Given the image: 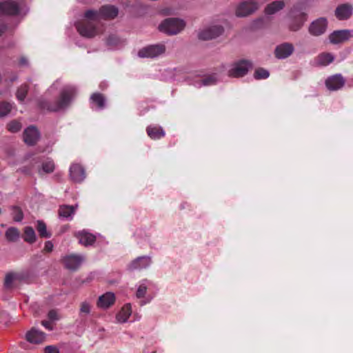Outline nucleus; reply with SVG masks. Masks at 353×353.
I'll return each mask as SVG.
<instances>
[{"label": "nucleus", "instance_id": "1", "mask_svg": "<svg viewBox=\"0 0 353 353\" xmlns=\"http://www.w3.org/2000/svg\"><path fill=\"white\" fill-rule=\"evenodd\" d=\"M77 93V88L70 84L65 85L60 90L58 99L51 103L44 98L39 100V106L43 110L59 112L66 110L72 103Z\"/></svg>", "mask_w": 353, "mask_h": 353}, {"label": "nucleus", "instance_id": "2", "mask_svg": "<svg viewBox=\"0 0 353 353\" xmlns=\"http://www.w3.org/2000/svg\"><path fill=\"white\" fill-rule=\"evenodd\" d=\"M84 17L89 21L76 23V28L82 37L92 38L99 33L98 28L95 24L96 22L100 20L99 11L88 10L85 12Z\"/></svg>", "mask_w": 353, "mask_h": 353}, {"label": "nucleus", "instance_id": "3", "mask_svg": "<svg viewBox=\"0 0 353 353\" xmlns=\"http://www.w3.org/2000/svg\"><path fill=\"white\" fill-rule=\"evenodd\" d=\"M28 12L23 1H5L0 2V14L21 15Z\"/></svg>", "mask_w": 353, "mask_h": 353}, {"label": "nucleus", "instance_id": "4", "mask_svg": "<svg viewBox=\"0 0 353 353\" xmlns=\"http://www.w3.org/2000/svg\"><path fill=\"white\" fill-rule=\"evenodd\" d=\"M185 21L177 18L165 19L159 26L161 32L168 35H174L179 33L185 27Z\"/></svg>", "mask_w": 353, "mask_h": 353}, {"label": "nucleus", "instance_id": "5", "mask_svg": "<svg viewBox=\"0 0 353 353\" xmlns=\"http://www.w3.org/2000/svg\"><path fill=\"white\" fill-rule=\"evenodd\" d=\"M252 68V63L250 61L241 59L230 65L228 70V75L230 77L240 78L246 75Z\"/></svg>", "mask_w": 353, "mask_h": 353}, {"label": "nucleus", "instance_id": "6", "mask_svg": "<svg viewBox=\"0 0 353 353\" xmlns=\"http://www.w3.org/2000/svg\"><path fill=\"white\" fill-rule=\"evenodd\" d=\"M290 19V29L292 31L299 30L307 19L306 13L299 6H294L289 12Z\"/></svg>", "mask_w": 353, "mask_h": 353}, {"label": "nucleus", "instance_id": "7", "mask_svg": "<svg viewBox=\"0 0 353 353\" xmlns=\"http://www.w3.org/2000/svg\"><path fill=\"white\" fill-rule=\"evenodd\" d=\"M165 51L163 44L150 45L141 48L138 52V56L141 58H157L163 54Z\"/></svg>", "mask_w": 353, "mask_h": 353}, {"label": "nucleus", "instance_id": "8", "mask_svg": "<svg viewBox=\"0 0 353 353\" xmlns=\"http://www.w3.org/2000/svg\"><path fill=\"white\" fill-rule=\"evenodd\" d=\"M259 8V4L254 0H248L241 2L236 9V15L238 17H245L254 12Z\"/></svg>", "mask_w": 353, "mask_h": 353}, {"label": "nucleus", "instance_id": "9", "mask_svg": "<svg viewBox=\"0 0 353 353\" xmlns=\"http://www.w3.org/2000/svg\"><path fill=\"white\" fill-rule=\"evenodd\" d=\"M223 32V28L221 26L216 25L205 28L200 30L198 33V37L203 41L216 39Z\"/></svg>", "mask_w": 353, "mask_h": 353}, {"label": "nucleus", "instance_id": "10", "mask_svg": "<svg viewBox=\"0 0 353 353\" xmlns=\"http://www.w3.org/2000/svg\"><path fill=\"white\" fill-rule=\"evenodd\" d=\"M152 262V257L150 256H138L129 263L128 269L130 271H140L148 268L151 265Z\"/></svg>", "mask_w": 353, "mask_h": 353}, {"label": "nucleus", "instance_id": "11", "mask_svg": "<svg viewBox=\"0 0 353 353\" xmlns=\"http://www.w3.org/2000/svg\"><path fill=\"white\" fill-rule=\"evenodd\" d=\"M85 257L81 254H70L63 258V263L66 269L70 271H76L81 266Z\"/></svg>", "mask_w": 353, "mask_h": 353}, {"label": "nucleus", "instance_id": "12", "mask_svg": "<svg viewBox=\"0 0 353 353\" xmlns=\"http://www.w3.org/2000/svg\"><path fill=\"white\" fill-rule=\"evenodd\" d=\"M325 83L328 90L337 91L344 86L345 79L341 74H335L328 77Z\"/></svg>", "mask_w": 353, "mask_h": 353}, {"label": "nucleus", "instance_id": "13", "mask_svg": "<svg viewBox=\"0 0 353 353\" xmlns=\"http://www.w3.org/2000/svg\"><path fill=\"white\" fill-rule=\"evenodd\" d=\"M115 321L118 323L134 322L140 319L141 316L132 310H116Z\"/></svg>", "mask_w": 353, "mask_h": 353}, {"label": "nucleus", "instance_id": "14", "mask_svg": "<svg viewBox=\"0 0 353 353\" xmlns=\"http://www.w3.org/2000/svg\"><path fill=\"white\" fill-rule=\"evenodd\" d=\"M327 27V21L324 17H320L312 21L309 26L308 31L313 36H320L324 34Z\"/></svg>", "mask_w": 353, "mask_h": 353}, {"label": "nucleus", "instance_id": "15", "mask_svg": "<svg viewBox=\"0 0 353 353\" xmlns=\"http://www.w3.org/2000/svg\"><path fill=\"white\" fill-rule=\"evenodd\" d=\"M352 32L350 30H335L329 35L330 41L333 44L343 43L350 39Z\"/></svg>", "mask_w": 353, "mask_h": 353}, {"label": "nucleus", "instance_id": "16", "mask_svg": "<svg viewBox=\"0 0 353 353\" xmlns=\"http://www.w3.org/2000/svg\"><path fill=\"white\" fill-rule=\"evenodd\" d=\"M294 46L290 43H283L278 45L274 50L275 57L283 59L290 57L294 52Z\"/></svg>", "mask_w": 353, "mask_h": 353}, {"label": "nucleus", "instance_id": "17", "mask_svg": "<svg viewBox=\"0 0 353 353\" xmlns=\"http://www.w3.org/2000/svg\"><path fill=\"white\" fill-rule=\"evenodd\" d=\"M154 288V283L148 279H143L137 285L136 296L138 299H143Z\"/></svg>", "mask_w": 353, "mask_h": 353}, {"label": "nucleus", "instance_id": "18", "mask_svg": "<svg viewBox=\"0 0 353 353\" xmlns=\"http://www.w3.org/2000/svg\"><path fill=\"white\" fill-rule=\"evenodd\" d=\"M40 138V133L37 128L34 126L28 127L23 132V141L29 145H34Z\"/></svg>", "mask_w": 353, "mask_h": 353}, {"label": "nucleus", "instance_id": "19", "mask_svg": "<svg viewBox=\"0 0 353 353\" xmlns=\"http://www.w3.org/2000/svg\"><path fill=\"white\" fill-rule=\"evenodd\" d=\"M70 177L75 183H81L85 178L84 168L79 164L74 163L70 168Z\"/></svg>", "mask_w": 353, "mask_h": 353}, {"label": "nucleus", "instance_id": "20", "mask_svg": "<svg viewBox=\"0 0 353 353\" xmlns=\"http://www.w3.org/2000/svg\"><path fill=\"white\" fill-rule=\"evenodd\" d=\"M339 20H347L353 14V6L350 3H343L338 6L334 12Z\"/></svg>", "mask_w": 353, "mask_h": 353}, {"label": "nucleus", "instance_id": "21", "mask_svg": "<svg viewBox=\"0 0 353 353\" xmlns=\"http://www.w3.org/2000/svg\"><path fill=\"white\" fill-rule=\"evenodd\" d=\"M46 335L43 332L32 328L26 333V340L30 343L39 344L43 343L46 340Z\"/></svg>", "mask_w": 353, "mask_h": 353}, {"label": "nucleus", "instance_id": "22", "mask_svg": "<svg viewBox=\"0 0 353 353\" xmlns=\"http://www.w3.org/2000/svg\"><path fill=\"white\" fill-rule=\"evenodd\" d=\"M115 302V295L113 292H108L98 299L97 306L107 308L111 307Z\"/></svg>", "mask_w": 353, "mask_h": 353}, {"label": "nucleus", "instance_id": "23", "mask_svg": "<svg viewBox=\"0 0 353 353\" xmlns=\"http://www.w3.org/2000/svg\"><path fill=\"white\" fill-rule=\"evenodd\" d=\"M101 19H113L118 14V9L114 6L106 5L99 9Z\"/></svg>", "mask_w": 353, "mask_h": 353}, {"label": "nucleus", "instance_id": "24", "mask_svg": "<svg viewBox=\"0 0 353 353\" xmlns=\"http://www.w3.org/2000/svg\"><path fill=\"white\" fill-rule=\"evenodd\" d=\"M79 243L89 246L92 245L96 241V236L85 230L80 231L77 234Z\"/></svg>", "mask_w": 353, "mask_h": 353}, {"label": "nucleus", "instance_id": "25", "mask_svg": "<svg viewBox=\"0 0 353 353\" xmlns=\"http://www.w3.org/2000/svg\"><path fill=\"white\" fill-rule=\"evenodd\" d=\"M76 206L74 205H62L59 209V215L60 218L66 220H72L75 213Z\"/></svg>", "mask_w": 353, "mask_h": 353}, {"label": "nucleus", "instance_id": "26", "mask_svg": "<svg viewBox=\"0 0 353 353\" xmlns=\"http://www.w3.org/2000/svg\"><path fill=\"white\" fill-rule=\"evenodd\" d=\"M54 169L55 165L54 161L50 159H47L42 162V164L41 167L38 168L37 172L40 176H42L44 174H50L53 172Z\"/></svg>", "mask_w": 353, "mask_h": 353}, {"label": "nucleus", "instance_id": "27", "mask_svg": "<svg viewBox=\"0 0 353 353\" xmlns=\"http://www.w3.org/2000/svg\"><path fill=\"white\" fill-rule=\"evenodd\" d=\"M285 7V3L283 1H274L267 5L265 9L266 14L271 15L282 10Z\"/></svg>", "mask_w": 353, "mask_h": 353}, {"label": "nucleus", "instance_id": "28", "mask_svg": "<svg viewBox=\"0 0 353 353\" xmlns=\"http://www.w3.org/2000/svg\"><path fill=\"white\" fill-rule=\"evenodd\" d=\"M146 131L148 135L152 139H159L165 136V132L161 127L150 125Z\"/></svg>", "mask_w": 353, "mask_h": 353}, {"label": "nucleus", "instance_id": "29", "mask_svg": "<svg viewBox=\"0 0 353 353\" xmlns=\"http://www.w3.org/2000/svg\"><path fill=\"white\" fill-rule=\"evenodd\" d=\"M334 56L331 53H322L316 58L317 65L321 66H327L333 62Z\"/></svg>", "mask_w": 353, "mask_h": 353}, {"label": "nucleus", "instance_id": "30", "mask_svg": "<svg viewBox=\"0 0 353 353\" xmlns=\"http://www.w3.org/2000/svg\"><path fill=\"white\" fill-rule=\"evenodd\" d=\"M92 104H96L98 110H103L105 106V99L104 97L98 92L94 93L90 97Z\"/></svg>", "mask_w": 353, "mask_h": 353}, {"label": "nucleus", "instance_id": "31", "mask_svg": "<svg viewBox=\"0 0 353 353\" xmlns=\"http://www.w3.org/2000/svg\"><path fill=\"white\" fill-rule=\"evenodd\" d=\"M21 278L22 275L21 274L8 272L5 276L4 287L7 289L10 288L12 286L14 281L17 280H21Z\"/></svg>", "mask_w": 353, "mask_h": 353}, {"label": "nucleus", "instance_id": "32", "mask_svg": "<svg viewBox=\"0 0 353 353\" xmlns=\"http://www.w3.org/2000/svg\"><path fill=\"white\" fill-rule=\"evenodd\" d=\"M6 239L10 242H16L20 237V232L15 227H10L5 232Z\"/></svg>", "mask_w": 353, "mask_h": 353}, {"label": "nucleus", "instance_id": "33", "mask_svg": "<svg viewBox=\"0 0 353 353\" xmlns=\"http://www.w3.org/2000/svg\"><path fill=\"white\" fill-rule=\"evenodd\" d=\"M23 240L28 243H33L37 240V236L34 229L30 226L24 228Z\"/></svg>", "mask_w": 353, "mask_h": 353}, {"label": "nucleus", "instance_id": "34", "mask_svg": "<svg viewBox=\"0 0 353 353\" xmlns=\"http://www.w3.org/2000/svg\"><path fill=\"white\" fill-rule=\"evenodd\" d=\"M36 229L42 238H50L52 236V234L47 230L46 225L43 221L39 220L37 221Z\"/></svg>", "mask_w": 353, "mask_h": 353}, {"label": "nucleus", "instance_id": "35", "mask_svg": "<svg viewBox=\"0 0 353 353\" xmlns=\"http://www.w3.org/2000/svg\"><path fill=\"white\" fill-rule=\"evenodd\" d=\"M217 81L218 79L216 75H210L197 81L195 86L200 88L201 86L212 85L216 84Z\"/></svg>", "mask_w": 353, "mask_h": 353}, {"label": "nucleus", "instance_id": "36", "mask_svg": "<svg viewBox=\"0 0 353 353\" xmlns=\"http://www.w3.org/2000/svg\"><path fill=\"white\" fill-rule=\"evenodd\" d=\"M11 215L15 222H21L23 219V213L20 208L12 205L10 207Z\"/></svg>", "mask_w": 353, "mask_h": 353}, {"label": "nucleus", "instance_id": "37", "mask_svg": "<svg viewBox=\"0 0 353 353\" xmlns=\"http://www.w3.org/2000/svg\"><path fill=\"white\" fill-rule=\"evenodd\" d=\"M28 89H29L28 85L26 84L21 85L17 89L16 96H17V99L19 101L23 102L24 101V99L26 97L27 93L28 92Z\"/></svg>", "mask_w": 353, "mask_h": 353}, {"label": "nucleus", "instance_id": "38", "mask_svg": "<svg viewBox=\"0 0 353 353\" xmlns=\"http://www.w3.org/2000/svg\"><path fill=\"white\" fill-rule=\"evenodd\" d=\"M269 76V71L262 68L256 69L254 73V77L256 79H265L268 78Z\"/></svg>", "mask_w": 353, "mask_h": 353}, {"label": "nucleus", "instance_id": "39", "mask_svg": "<svg viewBox=\"0 0 353 353\" xmlns=\"http://www.w3.org/2000/svg\"><path fill=\"white\" fill-rule=\"evenodd\" d=\"M12 110V104L7 102L0 103V117L8 115Z\"/></svg>", "mask_w": 353, "mask_h": 353}, {"label": "nucleus", "instance_id": "40", "mask_svg": "<svg viewBox=\"0 0 353 353\" xmlns=\"http://www.w3.org/2000/svg\"><path fill=\"white\" fill-rule=\"evenodd\" d=\"M21 124L17 121H12L8 124V129L11 132H17L21 129Z\"/></svg>", "mask_w": 353, "mask_h": 353}, {"label": "nucleus", "instance_id": "41", "mask_svg": "<svg viewBox=\"0 0 353 353\" xmlns=\"http://www.w3.org/2000/svg\"><path fill=\"white\" fill-rule=\"evenodd\" d=\"M119 39L114 34L110 35L106 40V44L110 47H116L119 44Z\"/></svg>", "mask_w": 353, "mask_h": 353}, {"label": "nucleus", "instance_id": "42", "mask_svg": "<svg viewBox=\"0 0 353 353\" xmlns=\"http://www.w3.org/2000/svg\"><path fill=\"white\" fill-rule=\"evenodd\" d=\"M48 320L51 322L57 321L59 319L60 316L57 310H50L48 314Z\"/></svg>", "mask_w": 353, "mask_h": 353}, {"label": "nucleus", "instance_id": "43", "mask_svg": "<svg viewBox=\"0 0 353 353\" xmlns=\"http://www.w3.org/2000/svg\"><path fill=\"white\" fill-rule=\"evenodd\" d=\"M44 353H60L59 350L57 346L48 345L44 348Z\"/></svg>", "mask_w": 353, "mask_h": 353}, {"label": "nucleus", "instance_id": "44", "mask_svg": "<svg viewBox=\"0 0 353 353\" xmlns=\"http://www.w3.org/2000/svg\"><path fill=\"white\" fill-rule=\"evenodd\" d=\"M264 19L259 18L252 22V27L255 28H261L263 27Z\"/></svg>", "mask_w": 353, "mask_h": 353}, {"label": "nucleus", "instance_id": "45", "mask_svg": "<svg viewBox=\"0 0 353 353\" xmlns=\"http://www.w3.org/2000/svg\"><path fill=\"white\" fill-rule=\"evenodd\" d=\"M54 245L50 241H48L45 243L43 252H51L53 250Z\"/></svg>", "mask_w": 353, "mask_h": 353}, {"label": "nucleus", "instance_id": "46", "mask_svg": "<svg viewBox=\"0 0 353 353\" xmlns=\"http://www.w3.org/2000/svg\"><path fill=\"white\" fill-rule=\"evenodd\" d=\"M52 323L51 321H50V320H48V321H42L41 322V324L43 327H45L47 330H52L53 329V327L52 325Z\"/></svg>", "mask_w": 353, "mask_h": 353}, {"label": "nucleus", "instance_id": "47", "mask_svg": "<svg viewBox=\"0 0 353 353\" xmlns=\"http://www.w3.org/2000/svg\"><path fill=\"white\" fill-rule=\"evenodd\" d=\"M92 305L88 301H84L81 303V306L80 309H90Z\"/></svg>", "mask_w": 353, "mask_h": 353}, {"label": "nucleus", "instance_id": "48", "mask_svg": "<svg viewBox=\"0 0 353 353\" xmlns=\"http://www.w3.org/2000/svg\"><path fill=\"white\" fill-rule=\"evenodd\" d=\"M151 299H152V296L145 297V299L144 300L140 301V305L141 306L144 305L145 303H149L151 301Z\"/></svg>", "mask_w": 353, "mask_h": 353}, {"label": "nucleus", "instance_id": "49", "mask_svg": "<svg viewBox=\"0 0 353 353\" xmlns=\"http://www.w3.org/2000/svg\"><path fill=\"white\" fill-rule=\"evenodd\" d=\"M6 30V26L0 21V35Z\"/></svg>", "mask_w": 353, "mask_h": 353}, {"label": "nucleus", "instance_id": "50", "mask_svg": "<svg viewBox=\"0 0 353 353\" xmlns=\"http://www.w3.org/2000/svg\"><path fill=\"white\" fill-rule=\"evenodd\" d=\"M19 63L21 65H25L28 64V60L25 57H21L19 60Z\"/></svg>", "mask_w": 353, "mask_h": 353}, {"label": "nucleus", "instance_id": "51", "mask_svg": "<svg viewBox=\"0 0 353 353\" xmlns=\"http://www.w3.org/2000/svg\"><path fill=\"white\" fill-rule=\"evenodd\" d=\"M60 84V81L59 80H57L52 85V86L50 87V90L51 89H57L58 88V86Z\"/></svg>", "mask_w": 353, "mask_h": 353}, {"label": "nucleus", "instance_id": "52", "mask_svg": "<svg viewBox=\"0 0 353 353\" xmlns=\"http://www.w3.org/2000/svg\"><path fill=\"white\" fill-rule=\"evenodd\" d=\"M17 79V76H14L13 77L11 78L10 81H16Z\"/></svg>", "mask_w": 353, "mask_h": 353}, {"label": "nucleus", "instance_id": "53", "mask_svg": "<svg viewBox=\"0 0 353 353\" xmlns=\"http://www.w3.org/2000/svg\"><path fill=\"white\" fill-rule=\"evenodd\" d=\"M352 85H353V78L352 79Z\"/></svg>", "mask_w": 353, "mask_h": 353}, {"label": "nucleus", "instance_id": "54", "mask_svg": "<svg viewBox=\"0 0 353 353\" xmlns=\"http://www.w3.org/2000/svg\"><path fill=\"white\" fill-rule=\"evenodd\" d=\"M152 353H156L155 352H153Z\"/></svg>", "mask_w": 353, "mask_h": 353}]
</instances>
